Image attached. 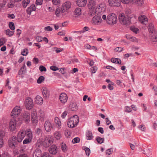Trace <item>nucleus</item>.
<instances>
[{
    "label": "nucleus",
    "instance_id": "obj_1",
    "mask_svg": "<svg viewBox=\"0 0 157 157\" xmlns=\"http://www.w3.org/2000/svg\"><path fill=\"white\" fill-rule=\"evenodd\" d=\"M79 122L78 116L75 115L71 117L67 122V125L70 128H73L77 126Z\"/></svg>",
    "mask_w": 157,
    "mask_h": 157
},
{
    "label": "nucleus",
    "instance_id": "obj_2",
    "mask_svg": "<svg viewBox=\"0 0 157 157\" xmlns=\"http://www.w3.org/2000/svg\"><path fill=\"white\" fill-rule=\"evenodd\" d=\"M130 17L126 16L124 14H121L119 17L120 22L124 25H128L131 24Z\"/></svg>",
    "mask_w": 157,
    "mask_h": 157
},
{
    "label": "nucleus",
    "instance_id": "obj_3",
    "mask_svg": "<svg viewBox=\"0 0 157 157\" xmlns=\"http://www.w3.org/2000/svg\"><path fill=\"white\" fill-rule=\"evenodd\" d=\"M20 121L17 118H13L9 123V129L11 131H13L16 129L20 125Z\"/></svg>",
    "mask_w": 157,
    "mask_h": 157
},
{
    "label": "nucleus",
    "instance_id": "obj_4",
    "mask_svg": "<svg viewBox=\"0 0 157 157\" xmlns=\"http://www.w3.org/2000/svg\"><path fill=\"white\" fill-rule=\"evenodd\" d=\"M117 21V17L115 14L111 13L107 16V22L108 24L113 25L116 24Z\"/></svg>",
    "mask_w": 157,
    "mask_h": 157
},
{
    "label": "nucleus",
    "instance_id": "obj_5",
    "mask_svg": "<svg viewBox=\"0 0 157 157\" xmlns=\"http://www.w3.org/2000/svg\"><path fill=\"white\" fill-rule=\"evenodd\" d=\"M9 144L11 148L16 147L17 145L20 143L18 142L16 136H13L10 138L9 140Z\"/></svg>",
    "mask_w": 157,
    "mask_h": 157
},
{
    "label": "nucleus",
    "instance_id": "obj_6",
    "mask_svg": "<svg viewBox=\"0 0 157 157\" xmlns=\"http://www.w3.org/2000/svg\"><path fill=\"white\" fill-rule=\"evenodd\" d=\"M31 120L33 125H36L38 122L37 112L35 109H33L31 112Z\"/></svg>",
    "mask_w": 157,
    "mask_h": 157
},
{
    "label": "nucleus",
    "instance_id": "obj_7",
    "mask_svg": "<svg viewBox=\"0 0 157 157\" xmlns=\"http://www.w3.org/2000/svg\"><path fill=\"white\" fill-rule=\"evenodd\" d=\"M71 3L69 1H67L63 3L61 10V13H64L67 12V10L71 7Z\"/></svg>",
    "mask_w": 157,
    "mask_h": 157
},
{
    "label": "nucleus",
    "instance_id": "obj_8",
    "mask_svg": "<svg viewBox=\"0 0 157 157\" xmlns=\"http://www.w3.org/2000/svg\"><path fill=\"white\" fill-rule=\"evenodd\" d=\"M25 104L27 109H30L33 106V100L29 98L25 100Z\"/></svg>",
    "mask_w": 157,
    "mask_h": 157
},
{
    "label": "nucleus",
    "instance_id": "obj_9",
    "mask_svg": "<svg viewBox=\"0 0 157 157\" xmlns=\"http://www.w3.org/2000/svg\"><path fill=\"white\" fill-rule=\"evenodd\" d=\"M44 127L45 131L48 132H51L53 128L52 124L48 121H45L44 124Z\"/></svg>",
    "mask_w": 157,
    "mask_h": 157
},
{
    "label": "nucleus",
    "instance_id": "obj_10",
    "mask_svg": "<svg viewBox=\"0 0 157 157\" xmlns=\"http://www.w3.org/2000/svg\"><path fill=\"white\" fill-rule=\"evenodd\" d=\"M108 3L111 7H118L121 5L120 0H108Z\"/></svg>",
    "mask_w": 157,
    "mask_h": 157
},
{
    "label": "nucleus",
    "instance_id": "obj_11",
    "mask_svg": "<svg viewBox=\"0 0 157 157\" xmlns=\"http://www.w3.org/2000/svg\"><path fill=\"white\" fill-rule=\"evenodd\" d=\"M102 21L101 17L95 15L92 19V24L95 25L100 24Z\"/></svg>",
    "mask_w": 157,
    "mask_h": 157
},
{
    "label": "nucleus",
    "instance_id": "obj_12",
    "mask_svg": "<svg viewBox=\"0 0 157 157\" xmlns=\"http://www.w3.org/2000/svg\"><path fill=\"white\" fill-rule=\"evenodd\" d=\"M21 111L20 107L17 106L14 107L12 110L11 116L13 117H16L17 115L20 113Z\"/></svg>",
    "mask_w": 157,
    "mask_h": 157
},
{
    "label": "nucleus",
    "instance_id": "obj_13",
    "mask_svg": "<svg viewBox=\"0 0 157 157\" xmlns=\"http://www.w3.org/2000/svg\"><path fill=\"white\" fill-rule=\"evenodd\" d=\"M53 139L51 138H46L43 143L44 146L45 147H48L53 142Z\"/></svg>",
    "mask_w": 157,
    "mask_h": 157
},
{
    "label": "nucleus",
    "instance_id": "obj_14",
    "mask_svg": "<svg viewBox=\"0 0 157 157\" xmlns=\"http://www.w3.org/2000/svg\"><path fill=\"white\" fill-rule=\"evenodd\" d=\"M59 99L61 103L64 104L67 101L68 97L66 94L63 93L60 95Z\"/></svg>",
    "mask_w": 157,
    "mask_h": 157
},
{
    "label": "nucleus",
    "instance_id": "obj_15",
    "mask_svg": "<svg viewBox=\"0 0 157 157\" xmlns=\"http://www.w3.org/2000/svg\"><path fill=\"white\" fill-rule=\"evenodd\" d=\"M23 120L26 122L28 123L30 120V113L27 112H25L23 115Z\"/></svg>",
    "mask_w": 157,
    "mask_h": 157
},
{
    "label": "nucleus",
    "instance_id": "obj_16",
    "mask_svg": "<svg viewBox=\"0 0 157 157\" xmlns=\"http://www.w3.org/2000/svg\"><path fill=\"white\" fill-rule=\"evenodd\" d=\"M25 136V134H24V131H19L17 134V137H16L18 142H19V143L21 142Z\"/></svg>",
    "mask_w": 157,
    "mask_h": 157
},
{
    "label": "nucleus",
    "instance_id": "obj_17",
    "mask_svg": "<svg viewBox=\"0 0 157 157\" xmlns=\"http://www.w3.org/2000/svg\"><path fill=\"white\" fill-rule=\"evenodd\" d=\"M50 153L53 155H55L58 151V148L56 145H52L48 149Z\"/></svg>",
    "mask_w": 157,
    "mask_h": 157
},
{
    "label": "nucleus",
    "instance_id": "obj_18",
    "mask_svg": "<svg viewBox=\"0 0 157 157\" xmlns=\"http://www.w3.org/2000/svg\"><path fill=\"white\" fill-rule=\"evenodd\" d=\"M88 7L89 9L94 10L96 8V4L94 0H90L88 4Z\"/></svg>",
    "mask_w": 157,
    "mask_h": 157
},
{
    "label": "nucleus",
    "instance_id": "obj_19",
    "mask_svg": "<svg viewBox=\"0 0 157 157\" xmlns=\"http://www.w3.org/2000/svg\"><path fill=\"white\" fill-rule=\"evenodd\" d=\"M139 21L142 24H146L147 21V19L145 15L141 16L138 17Z\"/></svg>",
    "mask_w": 157,
    "mask_h": 157
},
{
    "label": "nucleus",
    "instance_id": "obj_20",
    "mask_svg": "<svg viewBox=\"0 0 157 157\" xmlns=\"http://www.w3.org/2000/svg\"><path fill=\"white\" fill-rule=\"evenodd\" d=\"M150 36L151 40L153 42L157 41V32L151 33L150 34Z\"/></svg>",
    "mask_w": 157,
    "mask_h": 157
},
{
    "label": "nucleus",
    "instance_id": "obj_21",
    "mask_svg": "<svg viewBox=\"0 0 157 157\" xmlns=\"http://www.w3.org/2000/svg\"><path fill=\"white\" fill-rule=\"evenodd\" d=\"M77 4L78 6L81 7H84L86 4V0H76Z\"/></svg>",
    "mask_w": 157,
    "mask_h": 157
},
{
    "label": "nucleus",
    "instance_id": "obj_22",
    "mask_svg": "<svg viewBox=\"0 0 157 157\" xmlns=\"http://www.w3.org/2000/svg\"><path fill=\"white\" fill-rule=\"evenodd\" d=\"M42 90V94L44 98H47L49 96L50 91L46 87L43 88Z\"/></svg>",
    "mask_w": 157,
    "mask_h": 157
},
{
    "label": "nucleus",
    "instance_id": "obj_23",
    "mask_svg": "<svg viewBox=\"0 0 157 157\" xmlns=\"http://www.w3.org/2000/svg\"><path fill=\"white\" fill-rule=\"evenodd\" d=\"M69 108L71 111H76L78 109V107L76 103L73 102H71L70 103Z\"/></svg>",
    "mask_w": 157,
    "mask_h": 157
},
{
    "label": "nucleus",
    "instance_id": "obj_24",
    "mask_svg": "<svg viewBox=\"0 0 157 157\" xmlns=\"http://www.w3.org/2000/svg\"><path fill=\"white\" fill-rule=\"evenodd\" d=\"M24 134H25V136H26L32 140L33 134L30 129L26 130L25 132L24 131Z\"/></svg>",
    "mask_w": 157,
    "mask_h": 157
},
{
    "label": "nucleus",
    "instance_id": "obj_25",
    "mask_svg": "<svg viewBox=\"0 0 157 157\" xmlns=\"http://www.w3.org/2000/svg\"><path fill=\"white\" fill-rule=\"evenodd\" d=\"M36 9L35 5L32 4L27 9L26 11L28 14L30 15L31 14V12L33 11H35Z\"/></svg>",
    "mask_w": 157,
    "mask_h": 157
},
{
    "label": "nucleus",
    "instance_id": "obj_26",
    "mask_svg": "<svg viewBox=\"0 0 157 157\" xmlns=\"http://www.w3.org/2000/svg\"><path fill=\"white\" fill-rule=\"evenodd\" d=\"M5 134L4 131H0V148L2 147L3 145V138Z\"/></svg>",
    "mask_w": 157,
    "mask_h": 157
},
{
    "label": "nucleus",
    "instance_id": "obj_27",
    "mask_svg": "<svg viewBox=\"0 0 157 157\" xmlns=\"http://www.w3.org/2000/svg\"><path fill=\"white\" fill-rule=\"evenodd\" d=\"M41 154V150L39 149H36L33 154V157H40Z\"/></svg>",
    "mask_w": 157,
    "mask_h": 157
},
{
    "label": "nucleus",
    "instance_id": "obj_28",
    "mask_svg": "<svg viewBox=\"0 0 157 157\" xmlns=\"http://www.w3.org/2000/svg\"><path fill=\"white\" fill-rule=\"evenodd\" d=\"M81 14V9L80 8H76L75 10L74 16L75 17H78Z\"/></svg>",
    "mask_w": 157,
    "mask_h": 157
},
{
    "label": "nucleus",
    "instance_id": "obj_29",
    "mask_svg": "<svg viewBox=\"0 0 157 157\" xmlns=\"http://www.w3.org/2000/svg\"><path fill=\"white\" fill-rule=\"evenodd\" d=\"M131 1L133 4L138 6H141L144 3L143 0H131Z\"/></svg>",
    "mask_w": 157,
    "mask_h": 157
},
{
    "label": "nucleus",
    "instance_id": "obj_30",
    "mask_svg": "<svg viewBox=\"0 0 157 157\" xmlns=\"http://www.w3.org/2000/svg\"><path fill=\"white\" fill-rule=\"evenodd\" d=\"M148 29L149 31L150 34L153 33L156 31L154 29V27L153 25L151 23H150L148 26Z\"/></svg>",
    "mask_w": 157,
    "mask_h": 157
},
{
    "label": "nucleus",
    "instance_id": "obj_31",
    "mask_svg": "<svg viewBox=\"0 0 157 157\" xmlns=\"http://www.w3.org/2000/svg\"><path fill=\"white\" fill-rule=\"evenodd\" d=\"M86 137L88 140H92L94 137L92 132L90 131H88L86 133Z\"/></svg>",
    "mask_w": 157,
    "mask_h": 157
},
{
    "label": "nucleus",
    "instance_id": "obj_32",
    "mask_svg": "<svg viewBox=\"0 0 157 157\" xmlns=\"http://www.w3.org/2000/svg\"><path fill=\"white\" fill-rule=\"evenodd\" d=\"M35 102L37 104H42L43 102V98L39 95L36 96Z\"/></svg>",
    "mask_w": 157,
    "mask_h": 157
},
{
    "label": "nucleus",
    "instance_id": "obj_33",
    "mask_svg": "<svg viewBox=\"0 0 157 157\" xmlns=\"http://www.w3.org/2000/svg\"><path fill=\"white\" fill-rule=\"evenodd\" d=\"M111 62L113 63L118 64H120L121 63V60L119 58H112L111 59Z\"/></svg>",
    "mask_w": 157,
    "mask_h": 157
},
{
    "label": "nucleus",
    "instance_id": "obj_34",
    "mask_svg": "<svg viewBox=\"0 0 157 157\" xmlns=\"http://www.w3.org/2000/svg\"><path fill=\"white\" fill-rule=\"evenodd\" d=\"M25 64L20 69L19 71V75H21L25 73Z\"/></svg>",
    "mask_w": 157,
    "mask_h": 157
},
{
    "label": "nucleus",
    "instance_id": "obj_35",
    "mask_svg": "<svg viewBox=\"0 0 157 157\" xmlns=\"http://www.w3.org/2000/svg\"><path fill=\"white\" fill-rule=\"evenodd\" d=\"M54 121L55 123L58 125V128H60L61 126V123L59 119L57 117H55Z\"/></svg>",
    "mask_w": 157,
    "mask_h": 157
},
{
    "label": "nucleus",
    "instance_id": "obj_36",
    "mask_svg": "<svg viewBox=\"0 0 157 157\" xmlns=\"http://www.w3.org/2000/svg\"><path fill=\"white\" fill-rule=\"evenodd\" d=\"M54 137L57 140H59L61 137V132H56L54 133Z\"/></svg>",
    "mask_w": 157,
    "mask_h": 157
},
{
    "label": "nucleus",
    "instance_id": "obj_37",
    "mask_svg": "<svg viewBox=\"0 0 157 157\" xmlns=\"http://www.w3.org/2000/svg\"><path fill=\"white\" fill-rule=\"evenodd\" d=\"M30 1V0H24L22 2V6L23 7L26 8L28 4H29Z\"/></svg>",
    "mask_w": 157,
    "mask_h": 157
},
{
    "label": "nucleus",
    "instance_id": "obj_38",
    "mask_svg": "<svg viewBox=\"0 0 157 157\" xmlns=\"http://www.w3.org/2000/svg\"><path fill=\"white\" fill-rule=\"evenodd\" d=\"M82 149L85 151L86 154L87 155H89L90 153V149L89 148L86 147H82Z\"/></svg>",
    "mask_w": 157,
    "mask_h": 157
},
{
    "label": "nucleus",
    "instance_id": "obj_39",
    "mask_svg": "<svg viewBox=\"0 0 157 157\" xmlns=\"http://www.w3.org/2000/svg\"><path fill=\"white\" fill-rule=\"evenodd\" d=\"M96 140L97 142L100 144L102 143L104 141V138H101L99 136L97 137Z\"/></svg>",
    "mask_w": 157,
    "mask_h": 157
},
{
    "label": "nucleus",
    "instance_id": "obj_40",
    "mask_svg": "<svg viewBox=\"0 0 157 157\" xmlns=\"http://www.w3.org/2000/svg\"><path fill=\"white\" fill-rule=\"evenodd\" d=\"M45 78L44 76H41L37 79V82L39 84L41 83L44 80Z\"/></svg>",
    "mask_w": 157,
    "mask_h": 157
},
{
    "label": "nucleus",
    "instance_id": "obj_41",
    "mask_svg": "<svg viewBox=\"0 0 157 157\" xmlns=\"http://www.w3.org/2000/svg\"><path fill=\"white\" fill-rule=\"evenodd\" d=\"M130 29L131 30H132V31L135 33H138L139 31L138 28H136L134 26L131 27Z\"/></svg>",
    "mask_w": 157,
    "mask_h": 157
},
{
    "label": "nucleus",
    "instance_id": "obj_42",
    "mask_svg": "<svg viewBox=\"0 0 157 157\" xmlns=\"http://www.w3.org/2000/svg\"><path fill=\"white\" fill-rule=\"evenodd\" d=\"M52 3L53 5L55 6L58 5L60 3V0H52Z\"/></svg>",
    "mask_w": 157,
    "mask_h": 157
},
{
    "label": "nucleus",
    "instance_id": "obj_43",
    "mask_svg": "<svg viewBox=\"0 0 157 157\" xmlns=\"http://www.w3.org/2000/svg\"><path fill=\"white\" fill-rule=\"evenodd\" d=\"M131 13V11L129 9H127L125 10V14H126V16H128V17H130L129 16H130V14Z\"/></svg>",
    "mask_w": 157,
    "mask_h": 157
},
{
    "label": "nucleus",
    "instance_id": "obj_44",
    "mask_svg": "<svg viewBox=\"0 0 157 157\" xmlns=\"http://www.w3.org/2000/svg\"><path fill=\"white\" fill-rule=\"evenodd\" d=\"M28 53V50L27 49L25 48L21 52V54L24 56H26Z\"/></svg>",
    "mask_w": 157,
    "mask_h": 157
},
{
    "label": "nucleus",
    "instance_id": "obj_45",
    "mask_svg": "<svg viewBox=\"0 0 157 157\" xmlns=\"http://www.w3.org/2000/svg\"><path fill=\"white\" fill-rule=\"evenodd\" d=\"M64 134L65 136L67 138H69L71 135L70 131L68 130H65Z\"/></svg>",
    "mask_w": 157,
    "mask_h": 157
},
{
    "label": "nucleus",
    "instance_id": "obj_46",
    "mask_svg": "<svg viewBox=\"0 0 157 157\" xmlns=\"http://www.w3.org/2000/svg\"><path fill=\"white\" fill-rule=\"evenodd\" d=\"M6 34L7 35L11 36L13 35L14 34L13 32L11 31L9 29L6 30Z\"/></svg>",
    "mask_w": 157,
    "mask_h": 157
},
{
    "label": "nucleus",
    "instance_id": "obj_47",
    "mask_svg": "<svg viewBox=\"0 0 157 157\" xmlns=\"http://www.w3.org/2000/svg\"><path fill=\"white\" fill-rule=\"evenodd\" d=\"M9 27L12 30H14L15 29V26L13 22H9Z\"/></svg>",
    "mask_w": 157,
    "mask_h": 157
},
{
    "label": "nucleus",
    "instance_id": "obj_48",
    "mask_svg": "<svg viewBox=\"0 0 157 157\" xmlns=\"http://www.w3.org/2000/svg\"><path fill=\"white\" fill-rule=\"evenodd\" d=\"M80 139L78 137L75 138L72 140V142L73 144L77 143L80 141Z\"/></svg>",
    "mask_w": 157,
    "mask_h": 157
},
{
    "label": "nucleus",
    "instance_id": "obj_49",
    "mask_svg": "<svg viewBox=\"0 0 157 157\" xmlns=\"http://www.w3.org/2000/svg\"><path fill=\"white\" fill-rule=\"evenodd\" d=\"M7 6L8 8H13L14 6V2L12 1L8 3Z\"/></svg>",
    "mask_w": 157,
    "mask_h": 157
},
{
    "label": "nucleus",
    "instance_id": "obj_50",
    "mask_svg": "<svg viewBox=\"0 0 157 157\" xmlns=\"http://www.w3.org/2000/svg\"><path fill=\"white\" fill-rule=\"evenodd\" d=\"M31 141V139L29 138H26L23 141V143L24 144H27L29 143Z\"/></svg>",
    "mask_w": 157,
    "mask_h": 157
},
{
    "label": "nucleus",
    "instance_id": "obj_51",
    "mask_svg": "<svg viewBox=\"0 0 157 157\" xmlns=\"http://www.w3.org/2000/svg\"><path fill=\"white\" fill-rule=\"evenodd\" d=\"M61 149L63 151H64L67 150V146L65 144H62L61 145Z\"/></svg>",
    "mask_w": 157,
    "mask_h": 157
},
{
    "label": "nucleus",
    "instance_id": "obj_52",
    "mask_svg": "<svg viewBox=\"0 0 157 157\" xmlns=\"http://www.w3.org/2000/svg\"><path fill=\"white\" fill-rule=\"evenodd\" d=\"M97 68L96 67H93L91 68V71L92 73H94L97 70Z\"/></svg>",
    "mask_w": 157,
    "mask_h": 157
},
{
    "label": "nucleus",
    "instance_id": "obj_53",
    "mask_svg": "<svg viewBox=\"0 0 157 157\" xmlns=\"http://www.w3.org/2000/svg\"><path fill=\"white\" fill-rule=\"evenodd\" d=\"M40 70L41 71H46V68L43 66H40L39 67Z\"/></svg>",
    "mask_w": 157,
    "mask_h": 157
},
{
    "label": "nucleus",
    "instance_id": "obj_54",
    "mask_svg": "<svg viewBox=\"0 0 157 157\" xmlns=\"http://www.w3.org/2000/svg\"><path fill=\"white\" fill-rule=\"evenodd\" d=\"M39 116L41 118H43L44 116V112L41 110L39 111Z\"/></svg>",
    "mask_w": 157,
    "mask_h": 157
},
{
    "label": "nucleus",
    "instance_id": "obj_55",
    "mask_svg": "<svg viewBox=\"0 0 157 157\" xmlns=\"http://www.w3.org/2000/svg\"><path fill=\"white\" fill-rule=\"evenodd\" d=\"M44 29L47 31H51L52 30V27L49 26L45 27Z\"/></svg>",
    "mask_w": 157,
    "mask_h": 157
},
{
    "label": "nucleus",
    "instance_id": "obj_56",
    "mask_svg": "<svg viewBox=\"0 0 157 157\" xmlns=\"http://www.w3.org/2000/svg\"><path fill=\"white\" fill-rule=\"evenodd\" d=\"M50 68L51 70L53 71H56L57 70H59V68L58 67L55 66H51L50 67Z\"/></svg>",
    "mask_w": 157,
    "mask_h": 157
},
{
    "label": "nucleus",
    "instance_id": "obj_57",
    "mask_svg": "<svg viewBox=\"0 0 157 157\" xmlns=\"http://www.w3.org/2000/svg\"><path fill=\"white\" fill-rule=\"evenodd\" d=\"M43 0H36V3L37 5H40L42 4Z\"/></svg>",
    "mask_w": 157,
    "mask_h": 157
},
{
    "label": "nucleus",
    "instance_id": "obj_58",
    "mask_svg": "<svg viewBox=\"0 0 157 157\" xmlns=\"http://www.w3.org/2000/svg\"><path fill=\"white\" fill-rule=\"evenodd\" d=\"M123 50V48L121 47H117L115 49V50L117 52H121Z\"/></svg>",
    "mask_w": 157,
    "mask_h": 157
},
{
    "label": "nucleus",
    "instance_id": "obj_59",
    "mask_svg": "<svg viewBox=\"0 0 157 157\" xmlns=\"http://www.w3.org/2000/svg\"><path fill=\"white\" fill-rule=\"evenodd\" d=\"M5 41V39L4 38H2L0 40V46L3 45Z\"/></svg>",
    "mask_w": 157,
    "mask_h": 157
},
{
    "label": "nucleus",
    "instance_id": "obj_60",
    "mask_svg": "<svg viewBox=\"0 0 157 157\" xmlns=\"http://www.w3.org/2000/svg\"><path fill=\"white\" fill-rule=\"evenodd\" d=\"M41 131L42 130L40 128H37L35 132L36 134L39 135L41 133Z\"/></svg>",
    "mask_w": 157,
    "mask_h": 157
},
{
    "label": "nucleus",
    "instance_id": "obj_61",
    "mask_svg": "<svg viewBox=\"0 0 157 157\" xmlns=\"http://www.w3.org/2000/svg\"><path fill=\"white\" fill-rule=\"evenodd\" d=\"M131 109L130 107L128 106L126 107V109L125 110V112L129 113L131 112Z\"/></svg>",
    "mask_w": 157,
    "mask_h": 157
},
{
    "label": "nucleus",
    "instance_id": "obj_62",
    "mask_svg": "<svg viewBox=\"0 0 157 157\" xmlns=\"http://www.w3.org/2000/svg\"><path fill=\"white\" fill-rule=\"evenodd\" d=\"M36 39L38 42H40L42 41V37L40 36H36Z\"/></svg>",
    "mask_w": 157,
    "mask_h": 157
},
{
    "label": "nucleus",
    "instance_id": "obj_63",
    "mask_svg": "<svg viewBox=\"0 0 157 157\" xmlns=\"http://www.w3.org/2000/svg\"><path fill=\"white\" fill-rule=\"evenodd\" d=\"M91 10L89 13L90 15L92 16H93L95 14V11H94V10Z\"/></svg>",
    "mask_w": 157,
    "mask_h": 157
},
{
    "label": "nucleus",
    "instance_id": "obj_64",
    "mask_svg": "<svg viewBox=\"0 0 157 157\" xmlns=\"http://www.w3.org/2000/svg\"><path fill=\"white\" fill-rule=\"evenodd\" d=\"M113 152V150L112 149H109L106 150V153L109 155L111 154Z\"/></svg>",
    "mask_w": 157,
    "mask_h": 157
}]
</instances>
